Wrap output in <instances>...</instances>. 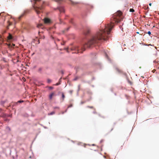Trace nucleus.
I'll return each mask as SVG.
<instances>
[{
  "label": "nucleus",
  "instance_id": "1",
  "mask_svg": "<svg viewBox=\"0 0 159 159\" xmlns=\"http://www.w3.org/2000/svg\"><path fill=\"white\" fill-rule=\"evenodd\" d=\"M123 19L122 13L120 11L115 13L111 17L110 23L108 24L105 26V28L98 32L94 35L93 36L87 43L84 45L82 48V51H80L78 47H75V49L78 52V53L82 52L86 48H91L100 43L102 40H106L108 38L107 35L110 33L113 27L112 24L117 23L120 22Z\"/></svg>",
  "mask_w": 159,
  "mask_h": 159
},
{
  "label": "nucleus",
  "instance_id": "2",
  "mask_svg": "<svg viewBox=\"0 0 159 159\" xmlns=\"http://www.w3.org/2000/svg\"><path fill=\"white\" fill-rule=\"evenodd\" d=\"M35 4L37 6L34 7V9L37 14L41 12L43 8V4L44 2L41 1V0H35Z\"/></svg>",
  "mask_w": 159,
  "mask_h": 159
},
{
  "label": "nucleus",
  "instance_id": "3",
  "mask_svg": "<svg viewBox=\"0 0 159 159\" xmlns=\"http://www.w3.org/2000/svg\"><path fill=\"white\" fill-rule=\"evenodd\" d=\"M50 20L48 18H45L44 19V22L45 24H48L50 22Z\"/></svg>",
  "mask_w": 159,
  "mask_h": 159
},
{
  "label": "nucleus",
  "instance_id": "4",
  "mask_svg": "<svg viewBox=\"0 0 159 159\" xmlns=\"http://www.w3.org/2000/svg\"><path fill=\"white\" fill-rule=\"evenodd\" d=\"M90 29L89 28H87L86 30L84 32V34L85 35L88 34L90 32Z\"/></svg>",
  "mask_w": 159,
  "mask_h": 159
},
{
  "label": "nucleus",
  "instance_id": "5",
  "mask_svg": "<svg viewBox=\"0 0 159 159\" xmlns=\"http://www.w3.org/2000/svg\"><path fill=\"white\" fill-rule=\"evenodd\" d=\"M55 95V93L52 92L49 95V98L50 100H51L52 97Z\"/></svg>",
  "mask_w": 159,
  "mask_h": 159
},
{
  "label": "nucleus",
  "instance_id": "6",
  "mask_svg": "<svg viewBox=\"0 0 159 159\" xmlns=\"http://www.w3.org/2000/svg\"><path fill=\"white\" fill-rule=\"evenodd\" d=\"M58 9H59V11L60 12H64V9L63 7H60L58 8Z\"/></svg>",
  "mask_w": 159,
  "mask_h": 159
},
{
  "label": "nucleus",
  "instance_id": "7",
  "mask_svg": "<svg viewBox=\"0 0 159 159\" xmlns=\"http://www.w3.org/2000/svg\"><path fill=\"white\" fill-rule=\"evenodd\" d=\"M8 23V25L7 26V29H9V26L10 25H12V23L11 22H10L9 21H8L7 22Z\"/></svg>",
  "mask_w": 159,
  "mask_h": 159
},
{
  "label": "nucleus",
  "instance_id": "8",
  "mask_svg": "<svg viewBox=\"0 0 159 159\" xmlns=\"http://www.w3.org/2000/svg\"><path fill=\"white\" fill-rule=\"evenodd\" d=\"M7 39L8 40H11L12 39V36L10 33L9 34V36L7 37Z\"/></svg>",
  "mask_w": 159,
  "mask_h": 159
},
{
  "label": "nucleus",
  "instance_id": "9",
  "mask_svg": "<svg viewBox=\"0 0 159 159\" xmlns=\"http://www.w3.org/2000/svg\"><path fill=\"white\" fill-rule=\"evenodd\" d=\"M116 70L118 72L121 73L122 72V70L117 67L116 68Z\"/></svg>",
  "mask_w": 159,
  "mask_h": 159
},
{
  "label": "nucleus",
  "instance_id": "10",
  "mask_svg": "<svg viewBox=\"0 0 159 159\" xmlns=\"http://www.w3.org/2000/svg\"><path fill=\"white\" fill-rule=\"evenodd\" d=\"M7 44V45H8V48H13V46H12L11 45V44Z\"/></svg>",
  "mask_w": 159,
  "mask_h": 159
},
{
  "label": "nucleus",
  "instance_id": "11",
  "mask_svg": "<svg viewBox=\"0 0 159 159\" xmlns=\"http://www.w3.org/2000/svg\"><path fill=\"white\" fill-rule=\"evenodd\" d=\"M62 101H63L64 100V99L65 98V96L63 93H62Z\"/></svg>",
  "mask_w": 159,
  "mask_h": 159
},
{
  "label": "nucleus",
  "instance_id": "12",
  "mask_svg": "<svg viewBox=\"0 0 159 159\" xmlns=\"http://www.w3.org/2000/svg\"><path fill=\"white\" fill-rule=\"evenodd\" d=\"M42 26V24H39L38 25H37V27L38 28H40V27L41 26Z\"/></svg>",
  "mask_w": 159,
  "mask_h": 159
},
{
  "label": "nucleus",
  "instance_id": "13",
  "mask_svg": "<svg viewBox=\"0 0 159 159\" xmlns=\"http://www.w3.org/2000/svg\"><path fill=\"white\" fill-rule=\"evenodd\" d=\"M55 114V112L54 111H52L50 113L48 114L49 115H52L53 114Z\"/></svg>",
  "mask_w": 159,
  "mask_h": 159
},
{
  "label": "nucleus",
  "instance_id": "14",
  "mask_svg": "<svg viewBox=\"0 0 159 159\" xmlns=\"http://www.w3.org/2000/svg\"><path fill=\"white\" fill-rule=\"evenodd\" d=\"M129 11L131 12H134V11L133 9L131 8L129 9Z\"/></svg>",
  "mask_w": 159,
  "mask_h": 159
},
{
  "label": "nucleus",
  "instance_id": "15",
  "mask_svg": "<svg viewBox=\"0 0 159 159\" xmlns=\"http://www.w3.org/2000/svg\"><path fill=\"white\" fill-rule=\"evenodd\" d=\"M47 82L48 83H50L51 82V80L50 79H48Z\"/></svg>",
  "mask_w": 159,
  "mask_h": 159
},
{
  "label": "nucleus",
  "instance_id": "16",
  "mask_svg": "<svg viewBox=\"0 0 159 159\" xmlns=\"http://www.w3.org/2000/svg\"><path fill=\"white\" fill-rule=\"evenodd\" d=\"M53 108V109H59V107H54Z\"/></svg>",
  "mask_w": 159,
  "mask_h": 159
},
{
  "label": "nucleus",
  "instance_id": "17",
  "mask_svg": "<svg viewBox=\"0 0 159 159\" xmlns=\"http://www.w3.org/2000/svg\"><path fill=\"white\" fill-rule=\"evenodd\" d=\"M73 91L72 90H70L69 91V93L70 94H72V93H73Z\"/></svg>",
  "mask_w": 159,
  "mask_h": 159
},
{
  "label": "nucleus",
  "instance_id": "18",
  "mask_svg": "<svg viewBox=\"0 0 159 159\" xmlns=\"http://www.w3.org/2000/svg\"><path fill=\"white\" fill-rule=\"evenodd\" d=\"M87 107L88 108H91V109H93V106H87Z\"/></svg>",
  "mask_w": 159,
  "mask_h": 159
},
{
  "label": "nucleus",
  "instance_id": "19",
  "mask_svg": "<svg viewBox=\"0 0 159 159\" xmlns=\"http://www.w3.org/2000/svg\"><path fill=\"white\" fill-rule=\"evenodd\" d=\"M42 70V68H39L38 69V70L39 72L41 71Z\"/></svg>",
  "mask_w": 159,
  "mask_h": 159
},
{
  "label": "nucleus",
  "instance_id": "20",
  "mask_svg": "<svg viewBox=\"0 0 159 159\" xmlns=\"http://www.w3.org/2000/svg\"><path fill=\"white\" fill-rule=\"evenodd\" d=\"M72 106V104H70V105L68 107V108L71 107Z\"/></svg>",
  "mask_w": 159,
  "mask_h": 159
},
{
  "label": "nucleus",
  "instance_id": "21",
  "mask_svg": "<svg viewBox=\"0 0 159 159\" xmlns=\"http://www.w3.org/2000/svg\"><path fill=\"white\" fill-rule=\"evenodd\" d=\"M23 102V101H18V102L20 103Z\"/></svg>",
  "mask_w": 159,
  "mask_h": 159
},
{
  "label": "nucleus",
  "instance_id": "22",
  "mask_svg": "<svg viewBox=\"0 0 159 159\" xmlns=\"http://www.w3.org/2000/svg\"><path fill=\"white\" fill-rule=\"evenodd\" d=\"M148 34H149V35H150L151 34V32L150 31H149L148 32Z\"/></svg>",
  "mask_w": 159,
  "mask_h": 159
},
{
  "label": "nucleus",
  "instance_id": "23",
  "mask_svg": "<svg viewBox=\"0 0 159 159\" xmlns=\"http://www.w3.org/2000/svg\"><path fill=\"white\" fill-rule=\"evenodd\" d=\"M78 79V77H75L74 79V80H77V79Z\"/></svg>",
  "mask_w": 159,
  "mask_h": 159
},
{
  "label": "nucleus",
  "instance_id": "24",
  "mask_svg": "<svg viewBox=\"0 0 159 159\" xmlns=\"http://www.w3.org/2000/svg\"><path fill=\"white\" fill-rule=\"evenodd\" d=\"M72 20H73L72 19H71L70 20V22L71 23H73Z\"/></svg>",
  "mask_w": 159,
  "mask_h": 159
},
{
  "label": "nucleus",
  "instance_id": "25",
  "mask_svg": "<svg viewBox=\"0 0 159 159\" xmlns=\"http://www.w3.org/2000/svg\"><path fill=\"white\" fill-rule=\"evenodd\" d=\"M60 84V83H57L56 84V85H58Z\"/></svg>",
  "mask_w": 159,
  "mask_h": 159
},
{
  "label": "nucleus",
  "instance_id": "26",
  "mask_svg": "<svg viewBox=\"0 0 159 159\" xmlns=\"http://www.w3.org/2000/svg\"><path fill=\"white\" fill-rule=\"evenodd\" d=\"M56 2H58L61 1H62V0H54Z\"/></svg>",
  "mask_w": 159,
  "mask_h": 159
},
{
  "label": "nucleus",
  "instance_id": "27",
  "mask_svg": "<svg viewBox=\"0 0 159 159\" xmlns=\"http://www.w3.org/2000/svg\"><path fill=\"white\" fill-rule=\"evenodd\" d=\"M11 44V45H12V46H13V47L15 46V44H14L12 43V44Z\"/></svg>",
  "mask_w": 159,
  "mask_h": 159
},
{
  "label": "nucleus",
  "instance_id": "28",
  "mask_svg": "<svg viewBox=\"0 0 159 159\" xmlns=\"http://www.w3.org/2000/svg\"><path fill=\"white\" fill-rule=\"evenodd\" d=\"M114 129V127H113L111 128V129L110 131H111Z\"/></svg>",
  "mask_w": 159,
  "mask_h": 159
},
{
  "label": "nucleus",
  "instance_id": "29",
  "mask_svg": "<svg viewBox=\"0 0 159 159\" xmlns=\"http://www.w3.org/2000/svg\"><path fill=\"white\" fill-rule=\"evenodd\" d=\"M78 90H80V85H79L78 86Z\"/></svg>",
  "mask_w": 159,
  "mask_h": 159
},
{
  "label": "nucleus",
  "instance_id": "30",
  "mask_svg": "<svg viewBox=\"0 0 159 159\" xmlns=\"http://www.w3.org/2000/svg\"><path fill=\"white\" fill-rule=\"evenodd\" d=\"M6 33V31L5 30H4L3 32V33L4 34V33Z\"/></svg>",
  "mask_w": 159,
  "mask_h": 159
},
{
  "label": "nucleus",
  "instance_id": "31",
  "mask_svg": "<svg viewBox=\"0 0 159 159\" xmlns=\"http://www.w3.org/2000/svg\"><path fill=\"white\" fill-rule=\"evenodd\" d=\"M149 6H151V5H152V3H150L149 4Z\"/></svg>",
  "mask_w": 159,
  "mask_h": 159
},
{
  "label": "nucleus",
  "instance_id": "32",
  "mask_svg": "<svg viewBox=\"0 0 159 159\" xmlns=\"http://www.w3.org/2000/svg\"><path fill=\"white\" fill-rule=\"evenodd\" d=\"M53 87H50V89H53Z\"/></svg>",
  "mask_w": 159,
  "mask_h": 159
},
{
  "label": "nucleus",
  "instance_id": "33",
  "mask_svg": "<svg viewBox=\"0 0 159 159\" xmlns=\"http://www.w3.org/2000/svg\"><path fill=\"white\" fill-rule=\"evenodd\" d=\"M69 27L68 28H67V30H69Z\"/></svg>",
  "mask_w": 159,
  "mask_h": 159
},
{
  "label": "nucleus",
  "instance_id": "34",
  "mask_svg": "<svg viewBox=\"0 0 159 159\" xmlns=\"http://www.w3.org/2000/svg\"><path fill=\"white\" fill-rule=\"evenodd\" d=\"M137 34H139V32H137Z\"/></svg>",
  "mask_w": 159,
  "mask_h": 159
},
{
  "label": "nucleus",
  "instance_id": "35",
  "mask_svg": "<svg viewBox=\"0 0 159 159\" xmlns=\"http://www.w3.org/2000/svg\"><path fill=\"white\" fill-rule=\"evenodd\" d=\"M61 78H60V79L59 80H61Z\"/></svg>",
  "mask_w": 159,
  "mask_h": 159
},
{
  "label": "nucleus",
  "instance_id": "36",
  "mask_svg": "<svg viewBox=\"0 0 159 159\" xmlns=\"http://www.w3.org/2000/svg\"><path fill=\"white\" fill-rule=\"evenodd\" d=\"M72 3L73 4H74V3H73V2H72Z\"/></svg>",
  "mask_w": 159,
  "mask_h": 159
}]
</instances>
